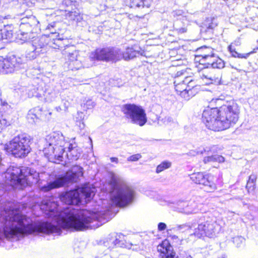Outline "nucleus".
I'll list each match as a JSON object with an SVG mask.
<instances>
[{"label": "nucleus", "mask_w": 258, "mask_h": 258, "mask_svg": "<svg viewBox=\"0 0 258 258\" xmlns=\"http://www.w3.org/2000/svg\"><path fill=\"white\" fill-rule=\"evenodd\" d=\"M180 21H176L173 24V28L178 33H184L186 32V28L185 27H179V24Z\"/></svg>", "instance_id": "obj_35"}, {"label": "nucleus", "mask_w": 258, "mask_h": 258, "mask_svg": "<svg viewBox=\"0 0 258 258\" xmlns=\"http://www.w3.org/2000/svg\"><path fill=\"white\" fill-rule=\"evenodd\" d=\"M6 177L20 188L36 184L39 180V172L25 166H11L7 170Z\"/></svg>", "instance_id": "obj_4"}, {"label": "nucleus", "mask_w": 258, "mask_h": 258, "mask_svg": "<svg viewBox=\"0 0 258 258\" xmlns=\"http://www.w3.org/2000/svg\"><path fill=\"white\" fill-rule=\"evenodd\" d=\"M239 109L234 102L219 108H207L203 112L202 119L208 128L221 131L234 125L239 118Z\"/></svg>", "instance_id": "obj_3"}, {"label": "nucleus", "mask_w": 258, "mask_h": 258, "mask_svg": "<svg viewBox=\"0 0 258 258\" xmlns=\"http://www.w3.org/2000/svg\"><path fill=\"white\" fill-rule=\"evenodd\" d=\"M14 28H4L1 30L0 39L10 40L13 36V30Z\"/></svg>", "instance_id": "obj_27"}, {"label": "nucleus", "mask_w": 258, "mask_h": 258, "mask_svg": "<svg viewBox=\"0 0 258 258\" xmlns=\"http://www.w3.org/2000/svg\"><path fill=\"white\" fill-rule=\"evenodd\" d=\"M64 148H68L66 157L69 162L77 160L82 153L81 149L79 147L75 142H68Z\"/></svg>", "instance_id": "obj_21"}, {"label": "nucleus", "mask_w": 258, "mask_h": 258, "mask_svg": "<svg viewBox=\"0 0 258 258\" xmlns=\"http://www.w3.org/2000/svg\"><path fill=\"white\" fill-rule=\"evenodd\" d=\"M197 52L200 54L197 57H201L199 61L202 64L207 65V68L222 69L225 67L224 61L214 54L212 48L204 46L198 48Z\"/></svg>", "instance_id": "obj_10"}, {"label": "nucleus", "mask_w": 258, "mask_h": 258, "mask_svg": "<svg viewBox=\"0 0 258 258\" xmlns=\"http://www.w3.org/2000/svg\"><path fill=\"white\" fill-rule=\"evenodd\" d=\"M0 21L3 23L4 28H14V23L16 21L14 18L10 15L0 16Z\"/></svg>", "instance_id": "obj_25"}, {"label": "nucleus", "mask_w": 258, "mask_h": 258, "mask_svg": "<svg viewBox=\"0 0 258 258\" xmlns=\"http://www.w3.org/2000/svg\"><path fill=\"white\" fill-rule=\"evenodd\" d=\"M206 25L207 26L206 31L208 32L212 30L215 28L217 26V24L212 22L211 23L208 24V25L207 24Z\"/></svg>", "instance_id": "obj_41"}, {"label": "nucleus", "mask_w": 258, "mask_h": 258, "mask_svg": "<svg viewBox=\"0 0 258 258\" xmlns=\"http://www.w3.org/2000/svg\"><path fill=\"white\" fill-rule=\"evenodd\" d=\"M61 40L60 39H56L55 40H54V44L56 45V46H57L58 47H60V43L61 42Z\"/></svg>", "instance_id": "obj_46"}, {"label": "nucleus", "mask_w": 258, "mask_h": 258, "mask_svg": "<svg viewBox=\"0 0 258 258\" xmlns=\"http://www.w3.org/2000/svg\"><path fill=\"white\" fill-rule=\"evenodd\" d=\"M228 49L231 53L232 56L237 57V55H238V53L235 50L234 48H233V47L231 45L228 46Z\"/></svg>", "instance_id": "obj_40"}, {"label": "nucleus", "mask_w": 258, "mask_h": 258, "mask_svg": "<svg viewBox=\"0 0 258 258\" xmlns=\"http://www.w3.org/2000/svg\"><path fill=\"white\" fill-rule=\"evenodd\" d=\"M66 148L60 146H50L48 148H45L43 151L50 159H54V162L62 161L63 159V155L65 152Z\"/></svg>", "instance_id": "obj_20"}, {"label": "nucleus", "mask_w": 258, "mask_h": 258, "mask_svg": "<svg viewBox=\"0 0 258 258\" xmlns=\"http://www.w3.org/2000/svg\"><path fill=\"white\" fill-rule=\"evenodd\" d=\"M33 112L34 111L32 110H30L28 113L27 117L29 121L31 122L32 121V122H35L36 120L38 119V116L36 114H34Z\"/></svg>", "instance_id": "obj_37"}, {"label": "nucleus", "mask_w": 258, "mask_h": 258, "mask_svg": "<svg viewBox=\"0 0 258 258\" xmlns=\"http://www.w3.org/2000/svg\"><path fill=\"white\" fill-rule=\"evenodd\" d=\"M176 92L185 100H188L197 93L196 86L189 77H187L181 82L176 78L174 82Z\"/></svg>", "instance_id": "obj_14"}, {"label": "nucleus", "mask_w": 258, "mask_h": 258, "mask_svg": "<svg viewBox=\"0 0 258 258\" xmlns=\"http://www.w3.org/2000/svg\"><path fill=\"white\" fill-rule=\"evenodd\" d=\"M24 58L12 55L4 58L0 56V73L8 74L25 69Z\"/></svg>", "instance_id": "obj_11"}, {"label": "nucleus", "mask_w": 258, "mask_h": 258, "mask_svg": "<svg viewBox=\"0 0 258 258\" xmlns=\"http://www.w3.org/2000/svg\"><path fill=\"white\" fill-rule=\"evenodd\" d=\"M19 24V33L18 38L26 42L35 37L34 34L40 30L39 23L34 16L22 18Z\"/></svg>", "instance_id": "obj_7"}, {"label": "nucleus", "mask_w": 258, "mask_h": 258, "mask_svg": "<svg viewBox=\"0 0 258 258\" xmlns=\"http://www.w3.org/2000/svg\"><path fill=\"white\" fill-rule=\"evenodd\" d=\"M56 228L48 222H33L26 216L15 209L5 211L0 217V241L6 238L18 241L32 234H50Z\"/></svg>", "instance_id": "obj_2"}, {"label": "nucleus", "mask_w": 258, "mask_h": 258, "mask_svg": "<svg viewBox=\"0 0 258 258\" xmlns=\"http://www.w3.org/2000/svg\"><path fill=\"white\" fill-rule=\"evenodd\" d=\"M186 206H187V201H178L175 204L174 208L177 212L185 214Z\"/></svg>", "instance_id": "obj_29"}, {"label": "nucleus", "mask_w": 258, "mask_h": 258, "mask_svg": "<svg viewBox=\"0 0 258 258\" xmlns=\"http://www.w3.org/2000/svg\"><path fill=\"white\" fill-rule=\"evenodd\" d=\"M252 52H250L247 53H238V55H237V57L239 58H247L249 55L252 53Z\"/></svg>", "instance_id": "obj_44"}, {"label": "nucleus", "mask_w": 258, "mask_h": 258, "mask_svg": "<svg viewBox=\"0 0 258 258\" xmlns=\"http://www.w3.org/2000/svg\"><path fill=\"white\" fill-rule=\"evenodd\" d=\"M110 199L113 205L107 209L95 213L80 210L78 205L82 199L90 201L94 196L95 188L84 185L81 188L62 193L60 200L69 206L63 211L58 209L57 203L52 198L43 199L40 208L47 218L52 219L56 225L64 229L82 231L88 228H96L110 220L115 214L116 207H125L132 204L135 198L136 192L132 187L125 183H120L112 179Z\"/></svg>", "instance_id": "obj_1"}, {"label": "nucleus", "mask_w": 258, "mask_h": 258, "mask_svg": "<svg viewBox=\"0 0 258 258\" xmlns=\"http://www.w3.org/2000/svg\"><path fill=\"white\" fill-rule=\"evenodd\" d=\"M256 178H257L256 175L254 174H251L249 176V179H248V180L247 181V182H250L251 183H252L255 184Z\"/></svg>", "instance_id": "obj_42"}, {"label": "nucleus", "mask_w": 258, "mask_h": 258, "mask_svg": "<svg viewBox=\"0 0 258 258\" xmlns=\"http://www.w3.org/2000/svg\"><path fill=\"white\" fill-rule=\"evenodd\" d=\"M166 228V225L165 223L160 222L158 225V229L159 231H163Z\"/></svg>", "instance_id": "obj_45"}, {"label": "nucleus", "mask_w": 258, "mask_h": 258, "mask_svg": "<svg viewBox=\"0 0 258 258\" xmlns=\"http://www.w3.org/2000/svg\"><path fill=\"white\" fill-rule=\"evenodd\" d=\"M187 227V226H186L185 225H179L178 226V228H179V229H181V228H182L183 227Z\"/></svg>", "instance_id": "obj_50"}, {"label": "nucleus", "mask_w": 258, "mask_h": 258, "mask_svg": "<svg viewBox=\"0 0 258 258\" xmlns=\"http://www.w3.org/2000/svg\"><path fill=\"white\" fill-rule=\"evenodd\" d=\"M103 244L104 246L110 250L115 247H123L125 246L124 236L122 234H110L104 240Z\"/></svg>", "instance_id": "obj_17"}, {"label": "nucleus", "mask_w": 258, "mask_h": 258, "mask_svg": "<svg viewBox=\"0 0 258 258\" xmlns=\"http://www.w3.org/2000/svg\"><path fill=\"white\" fill-rule=\"evenodd\" d=\"M32 139L26 134H22L15 136L8 143L5 149L16 158H23L31 152L30 144Z\"/></svg>", "instance_id": "obj_5"}, {"label": "nucleus", "mask_w": 258, "mask_h": 258, "mask_svg": "<svg viewBox=\"0 0 258 258\" xmlns=\"http://www.w3.org/2000/svg\"><path fill=\"white\" fill-rule=\"evenodd\" d=\"M171 166V163L168 161H164L157 166L156 168V172L159 173L163 170L169 168Z\"/></svg>", "instance_id": "obj_32"}, {"label": "nucleus", "mask_w": 258, "mask_h": 258, "mask_svg": "<svg viewBox=\"0 0 258 258\" xmlns=\"http://www.w3.org/2000/svg\"><path fill=\"white\" fill-rule=\"evenodd\" d=\"M110 159L112 162H115L116 163H117L118 162V158L116 157H111Z\"/></svg>", "instance_id": "obj_48"}, {"label": "nucleus", "mask_w": 258, "mask_h": 258, "mask_svg": "<svg viewBox=\"0 0 258 258\" xmlns=\"http://www.w3.org/2000/svg\"><path fill=\"white\" fill-rule=\"evenodd\" d=\"M132 7H137L139 8H149L152 0H131Z\"/></svg>", "instance_id": "obj_26"}, {"label": "nucleus", "mask_w": 258, "mask_h": 258, "mask_svg": "<svg viewBox=\"0 0 258 258\" xmlns=\"http://www.w3.org/2000/svg\"><path fill=\"white\" fill-rule=\"evenodd\" d=\"M206 152H207V156L205 157L203 159V162L205 164H210L214 162L222 163L224 161V158L223 156L217 154H211L210 150H208L207 149L203 148L201 149L199 148L196 150L190 151L189 154L195 156L198 154H203L204 153Z\"/></svg>", "instance_id": "obj_18"}, {"label": "nucleus", "mask_w": 258, "mask_h": 258, "mask_svg": "<svg viewBox=\"0 0 258 258\" xmlns=\"http://www.w3.org/2000/svg\"><path fill=\"white\" fill-rule=\"evenodd\" d=\"M245 241V239L241 236H238L233 238V242L237 247L240 246L241 244Z\"/></svg>", "instance_id": "obj_36"}, {"label": "nucleus", "mask_w": 258, "mask_h": 258, "mask_svg": "<svg viewBox=\"0 0 258 258\" xmlns=\"http://www.w3.org/2000/svg\"><path fill=\"white\" fill-rule=\"evenodd\" d=\"M75 3V1H74L73 0H63L62 4L67 7H69L72 6Z\"/></svg>", "instance_id": "obj_43"}, {"label": "nucleus", "mask_w": 258, "mask_h": 258, "mask_svg": "<svg viewBox=\"0 0 258 258\" xmlns=\"http://www.w3.org/2000/svg\"><path fill=\"white\" fill-rule=\"evenodd\" d=\"M51 28H53V26L52 25H49L47 26V29L50 30Z\"/></svg>", "instance_id": "obj_51"}, {"label": "nucleus", "mask_w": 258, "mask_h": 258, "mask_svg": "<svg viewBox=\"0 0 258 258\" xmlns=\"http://www.w3.org/2000/svg\"><path fill=\"white\" fill-rule=\"evenodd\" d=\"M141 49L138 45H134L131 47H127L124 52H121L119 49V53L120 54V59H124L125 60L133 59L136 57L141 55Z\"/></svg>", "instance_id": "obj_23"}, {"label": "nucleus", "mask_w": 258, "mask_h": 258, "mask_svg": "<svg viewBox=\"0 0 258 258\" xmlns=\"http://www.w3.org/2000/svg\"><path fill=\"white\" fill-rule=\"evenodd\" d=\"M95 106V103L91 99L86 100L85 103L82 104L84 110L92 109Z\"/></svg>", "instance_id": "obj_34"}, {"label": "nucleus", "mask_w": 258, "mask_h": 258, "mask_svg": "<svg viewBox=\"0 0 258 258\" xmlns=\"http://www.w3.org/2000/svg\"><path fill=\"white\" fill-rule=\"evenodd\" d=\"M186 258H192L190 255H188Z\"/></svg>", "instance_id": "obj_52"}, {"label": "nucleus", "mask_w": 258, "mask_h": 258, "mask_svg": "<svg viewBox=\"0 0 258 258\" xmlns=\"http://www.w3.org/2000/svg\"><path fill=\"white\" fill-rule=\"evenodd\" d=\"M255 184L250 182H247L246 188L249 192L253 191L255 188Z\"/></svg>", "instance_id": "obj_39"}, {"label": "nucleus", "mask_w": 258, "mask_h": 258, "mask_svg": "<svg viewBox=\"0 0 258 258\" xmlns=\"http://www.w3.org/2000/svg\"><path fill=\"white\" fill-rule=\"evenodd\" d=\"M46 140L49 146L65 147L66 142L62 134L60 132H54L47 136Z\"/></svg>", "instance_id": "obj_22"}, {"label": "nucleus", "mask_w": 258, "mask_h": 258, "mask_svg": "<svg viewBox=\"0 0 258 258\" xmlns=\"http://www.w3.org/2000/svg\"><path fill=\"white\" fill-rule=\"evenodd\" d=\"M202 207L203 205L202 204H198L195 201H187L185 214H190L198 213L200 211H202Z\"/></svg>", "instance_id": "obj_24"}, {"label": "nucleus", "mask_w": 258, "mask_h": 258, "mask_svg": "<svg viewBox=\"0 0 258 258\" xmlns=\"http://www.w3.org/2000/svg\"><path fill=\"white\" fill-rule=\"evenodd\" d=\"M190 179L195 183L202 184L207 192H212L216 188L215 183L212 180V176L203 172H196L190 175Z\"/></svg>", "instance_id": "obj_16"}, {"label": "nucleus", "mask_w": 258, "mask_h": 258, "mask_svg": "<svg viewBox=\"0 0 258 258\" xmlns=\"http://www.w3.org/2000/svg\"><path fill=\"white\" fill-rule=\"evenodd\" d=\"M43 83L38 84L37 86L29 85L26 88L25 91L29 97H36L39 99H44L47 102L52 101L56 97L55 93L51 90H43Z\"/></svg>", "instance_id": "obj_15"}, {"label": "nucleus", "mask_w": 258, "mask_h": 258, "mask_svg": "<svg viewBox=\"0 0 258 258\" xmlns=\"http://www.w3.org/2000/svg\"><path fill=\"white\" fill-rule=\"evenodd\" d=\"M220 229V226L214 219L204 216L200 219L194 234L199 238L204 236L212 238L218 233Z\"/></svg>", "instance_id": "obj_8"}, {"label": "nucleus", "mask_w": 258, "mask_h": 258, "mask_svg": "<svg viewBox=\"0 0 258 258\" xmlns=\"http://www.w3.org/2000/svg\"><path fill=\"white\" fill-rule=\"evenodd\" d=\"M157 251L159 252V256L160 258H178L167 239H165L158 245Z\"/></svg>", "instance_id": "obj_19"}, {"label": "nucleus", "mask_w": 258, "mask_h": 258, "mask_svg": "<svg viewBox=\"0 0 258 258\" xmlns=\"http://www.w3.org/2000/svg\"><path fill=\"white\" fill-rule=\"evenodd\" d=\"M203 78L210 80L211 81L210 83L216 85L219 84L221 80V76L220 75H218L216 77L215 76H209L208 75L203 74Z\"/></svg>", "instance_id": "obj_30"}, {"label": "nucleus", "mask_w": 258, "mask_h": 258, "mask_svg": "<svg viewBox=\"0 0 258 258\" xmlns=\"http://www.w3.org/2000/svg\"><path fill=\"white\" fill-rule=\"evenodd\" d=\"M119 48L114 47L97 48L90 55L94 60L116 61L120 60Z\"/></svg>", "instance_id": "obj_13"}, {"label": "nucleus", "mask_w": 258, "mask_h": 258, "mask_svg": "<svg viewBox=\"0 0 258 258\" xmlns=\"http://www.w3.org/2000/svg\"><path fill=\"white\" fill-rule=\"evenodd\" d=\"M77 125L79 126V127L81 128V129H83L84 128V126H85V124L83 122H82V121H77Z\"/></svg>", "instance_id": "obj_47"}, {"label": "nucleus", "mask_w": 258, "mask_h": 258, "mask_svg": "<svg viewBox=\"0 0 258 258\" xmlns=\"http://www.w3.org/2000/svg\"><path fill=\"white\" fill-rule=\"evenodd\" d=\"M165 119H167V120L168 121H169V122H170V121H171L172 120V118H171V117H169V116L166 117H165Z\"/></svg>", "instance_id": "obj_49"}, {"label": "nucleus", "mask_w": 258, "mask_h": 258, "mask_svg": "<svg viewBox=\"0 0 258 258\" xmlns=\"http://www.w3.org/2000/svg\"><path fill=\"white\" fill-rule=\"evenodd\" d=\"M11 121L4 115L0 117V132L6 127L10 125Z\"/></svg>", "instance_id": "obj_33"}, {"label": "nucleus", "mask_w": 258, "mask_h": 258, "mask_svg": "<svg viewBox=\"0 0 258 258\" xmlns=\"http://www.w3.org/2000/svg\"><path fill=\"white\" fill-rule=\"evenodd\" d=\"M74 69L77 70L79 69V68L75 67V68H74Z\"/></svg>", "instance_id": "obj_53"}, {"label": "nucleus", "mask_w": 258, "mask_h": 258, "mask_svg": "<svg viewBox=\"0 0 258 258\" xmlns=\"http://www.w3.org/2000/svg\"><path fill=\"white\" fill-rule=\"evenodd\" d=\"M83 175V168L80 166L76 165L67 171L63 176L57 178L53 181L47 183L41 186L40 189L44 191H48L52 189L67 185L70 183L77 182Z\"/></svg>", "instance_id": "obj_6"}, {"label": "nucleus", "mask_w": 258, "mask_h": 258, "mask_svg": "<svg viewBox=\"0 0 258 258\" xmlns=\"http://www.w3.org/2000/svg\"><path fill=\"white\" fill-rule=\"evenodd\" d=\"M47 42L45 36L35 38L32 42H29L28 47L26 51L25 56H19L24 58L25 66L27 60H31L35 59L40 54L46 52V47Z\"/></svg>", "instance_id": "obj_12"}, {"label": "nucleus", "mask_w": 258, "mask_h": 258, "mask_svg": "<svg viewBox=\"0 0 258 258\" xmlns=\"http://www.w3.org/2000/svg\"><path fill=\"white\" fill-rule=\"evenodd\" d=\"M121 111L125 117L130 119L133 123L142 126L147 121L145 111L141 106L135 104H125L122 105Z\"/></svg>", "instance_id": "obj_9"}, {"label": "nucleus", "mask_w": 258, "mask_h": 258, "mask_svg": "<svg viewBox=\"0 0 258 258\" xmlns=\"http://www.w3.org/2000/svg\"><path fill=\"white\" fill-rule=\"evenodd\" d=\"M77 55L78 52L76 51H74L72 53H69L68 55L69 59L70 61L69 68L72 70H74V68H73L72 66L74 65V63H78L77 59Z\"/></svg>", "instance_id": "obj_31"}, {"label": "nucleus", "mask_w": 258, "mask_h": 258, "mask_svg": "<svg viewBox=\"0 0 258 258\" xmlns=\"http://www.w3.org/2000/svg\"><path fill=\"white\" fill-rule=\"evenodd\" d=\"M142 155L140 154H136L132 155L127 158V161H137L141 158Z\"/></svg>", "instance_id": "obj_38"}, {"label": "nucleus", "mask_w": 258, "mask_h": 258, "mask_svg": "<svg viewBox=\"0 0 258 258\" xmlns=\"http://www.w3.org/2000/svg\"><path fill=\"white\" fill-rule=\"evenodd\" d=\"M67 17L69 20L76 23L80 22L82 19V17L80 13L77 11L69 12L67 14Z\"/></svg>", "instance_id": "obj_28"}]
</instances>
